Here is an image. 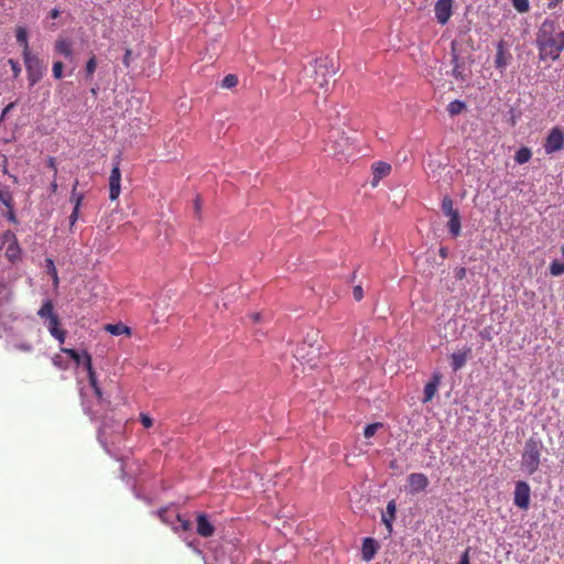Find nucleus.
Segmentation results:
<instances>
[{
    "label": "nucleus",
    "instance_id": "50",
    "mask_svg": "<svg viewBox=\"0 0 564 564\" xmlns=\"http://www.w3.org/2000/svg\"><path fill=\"white\" fill-rule=\"evenodd\" d=\"M466 276V269L464 267L455 269V278L457 280H463Z\"/></svg>",
    "mask_w": 564,
    "mask_h": 564
},
{
    "label": "nucleus",
    "instance_id": "4",
    "mask_svg": "<svg viewBox=\"0 0 564 564\" xmlns=\"http://www.w3.org/2000/svg\"><path fill=\"white\" fill-rule=\"evenodd\" d=\"M23 58L30 85L34 86L43 77L44 66L42 61L31 53L23 55Z\"/></svg>",
    "mask_w": 564,
    "mask_h": 564
},
{
    "label": "nucleus",
    "instance_id": "44",
    "mask_svg": "<svg viewBox=\"0 0 564 564\" xmlns=\"http://www.w3.org/2000/svg\"><path fill=\"white\" fill-rule=\"evenodd\" d=\"M53 364H54V366H56V367H57V368H59V369H66V368L68 367V366H67V364H66V362H64V361L62 360V357H61V356H58V355H56V356H54V357H53Z\"/></svg>",
    "mask_w": 564,
    "mask_h": 564
},
{
    "label": "nucleus",
    "instance_id": "19",
    "mask_svg": "<svg viewBox=\"0 0 564 564\" xmlns=\"http://www.w3.org/2000/svg\"><path fill=\"white\" fill-rule=\"evenodd\" d=\"M452 63L454 64L452 76L457 80L465 82L468 75L466 74L463 64L459 63V57L457 54H453Z\"/></svg>",
    "mask_w": 564,
    "mask_h": 564
},
{
    "label": "nucleus",
    "instance_id": "60",
    "mask_svg": "<svg viewBox=\"0 0 564 564\" xmlns=\"http://www.w3.org/2000/svg\"><path fill=\"white\" fill-rule=\"evenodd\" d=\"M96 93H97V89H96V88H93V89H91V94L96 95Z\"/></svg>",
    "mask_w": 564,
    "mask_h": 564
},
{
    "label": "nucleus",
    "instance_id": "57",
    "mask_svg": "<svg viewBox=\"0 0 564 564\" xmlns=\"http://www.w3.org/2000/svg\"><path fill=\"white\" fill-rule=\"evenodd\" d=\"M390 468L397 469L398 468V462L395 459L391 460L389 464Z\"/></svg>",
    "mask_w": 564,
    "mask_h": 564
},
{
    "label": "nucleus",
    "instance_id": "36",
    "mask_svg": "<svg viewBox=\"0 0 564 564\" xmlns=\"http://www.w3.org/2000/svg\"><path fill=\"white\" fill-rule=\"evenodd\" d=\"M83 357H84V367L85 369L87 370L88 372V377L91 375V373H96L94 368H93V361H91V356L89 355V352L87 350H84L83 351Z\"/></svg>",
    "mask_w": 564,
    "mask_h": 564
},
{
    "label": "nucleus",
    "instance_id": "31",
    "mask_svg": "<svg viewBox=\"0 0 564 564\" xmlns=\"http://www.w3.org/2000/svg\"><path fill=\"white\" fill-rule=\"evenodd\" d=\"M61 351L68 355L77 366H79L84 361L83 352L79 354L77 350L72 348H61Z\"/></svg>",
    "mask_w": 564,
    "mask_h": 564
},
{
    "label": "nucleus",
    "instance_id": "13",
    "mask_svg": "<svg viewBox=\"0 0 564 564\" xmlns=\"http://www.w3.org/2000/svg\"><path fill=\"white\" fill-rule=\"evenodd\" d=\"M471 355V349L466 347L464 350L455 351L451 355V366L454 371L462 369Z\"/></svg>",
    "mask_w": 564,
    "mask_h": 564
},
{
    "label": "nucleus",
    "instance_id": "12",
    "mask_svg": "<svg viewBox=\"0 0 564 564\" xmlns=\"http://www.w3.org/2000/svg\"><path fill=\"white\" fill-rule=\"evenodd\" d=\"M197 527L196 532L198 535L203 538H210L215 533V527L209 521L207 514L198 513L197 514Z\"/></svg>",
    "mask_w": 564,
    "mask_h": 564
},
{
    "label": "nucleus",
    "instance_id": "46",
    "mask_svg": "<svg viewBox=\"0 0 564 564\" xmlns=\"http://www.w3.org/2000/svg\"><path fill=\"white\" fill-rule=\"evenodd\" d=\"M78 217H79V210L78 209H73V212H72V214L69 216V227H70V229L76 224Z\"/></svg>",
    "mask_w": 564,
    "mask_h": 564
},
{
    "label": "nucleus",
    "instance_id": "32",
    "mask_svg": "<svg viewBox=\"0 0 564 564\" xmlns=\"http://www.w3.org/2000/svg\"><path fill=\"white\" fill-rule=\"evenodd\" d=\"M550 273L553 276H558L564 273V262L553 260L550 264Z\"/></svg>",
    "mask_w": 564,
    "mask_h": 564
},
{
    "label": "nucleus",
    "instance_id": "49",
    "mask_svg": "<svg viewBox=\"0 0 564 564\" xmlns=\"http://www.w3.org/2000/svg\"><path fill=\"white\" fill-rule=\"evenodd\" d=\"M194 208H195L196 216L199 217L200 210H202V199L199 196H196V198L194 200Z\"/></svg>",
    "mask_w": 564,
    "mask_h": 564
},
{
    "label": "nucleus",
    "instance_id": "59",
    "mask_svg": "<svg viewBox=\"0 0 564 564\" xmlns=\"http://www.w3.org/2000/svg\"><path fill=\"white\" fill-rule=\"evenodd\" d=\"M51 187H52V191H53V192H55V191H56V188H57V184H56V182H53V183H52V185H51Z\"/></svg>",
    "mask_w": 564,
    "mask_h": 564
},
{
    "label": "nucleus",
    "instance_id": "27",
    "mask_svg": "<svg viewBox=\"0 0 564 564\" xmlns=\"http://www.w3.org/2000/svg\"><path fill=\"white\" fill-rule=\"evenodd\" d=\"M37 315L41 317V318H52V316H55L56 314L54 313V305L52 303L51 300H46L41 308L37 311Z\"/></svg>",
    "mask_w": 564,
    "mask_h": 564
},
{
    "label": "nucleus",
    "instance_id": "10",
    "mask_svg": "<svg viewBox=\"0 0 564 564\" xmlns=\"http://www.w3.org/2000/svg\"><path fill=\"white\" fill-rule=\"evenodd\" d=\"M120 159L117 158L113 164V167L110 172L109 176V198L111 200H116L121 192L120 182H121V172H120Z\"/></svg>",
    "mask_w": 564,
    "mask_h": 564
},
{
    "label": "nucleus",
    "instance_id": "9",
    "mask_svg": "<svg viewBox=\"0 0 564 564\" xmlns=\"http://www.w3.org/2000/svg\"><path fill=\"white\" fill-rule=\"evenodd\" d=\"M454 0H437L434 6L436 21L441 25H445L453 15Z\"/></svg>",
    "mask_w": 564,
    "mask_h": 564
},
{
    "label": "nucleus",
    "instance_id": "33",
    "mask_svg": "<svg viewBox=\"0 0 564 564\" xmlns=\"http://www.w3.org/2000/svg\"><path fill=\"white\" fill-rule=\"evenodd\" d=\"M513 8L519 13H525L530 9L529 0H511Z\"/></svg>",
    "mask_w": 564,
    "mask_h": 564
},
{
    "label": "nucleus",
    "instance_id": "30",
    "mask_svg": "<svg viewBox=\"0 0 564 564\" xmlns=\"http://www.w3.org/2000/svg\"><path fill=\"white\" fill-rule=\"evenodd\" d=\"M442 210L446 216H451L458 213V210L454 208L453 199L449 196H445L443 198Z\"/></svg>",
    "mask_w": 564,
    "mask_h": 564
},
{
    "label": "nucleus",
    "instance_id": "23",
    "mask_svg": "<svg viewBox=\"0 0 564 564\" xmlns=\"http://www.w3.org/2000/svg\"><path fill=\"white\" fill-rule=\"evenodd\" d=\"M17 42L23 47V55L31 53L28 42V31L23 26H18L15 30Z\"/></svg>",
    "mask_w": 564,
    "mask_h": 564
},
{
    "label": "nucleus",
    "instance_id": "52",
    "mask_svg": "<svg viewBox=\"0 0 564 564\" xmlns=\"http://www.w3.org/2000/svg\"><path fill=\"white\" fill-rule=\"evenodd\" d=\"M9 63L11 64L12 66V70L14 73V76H18L20 74V67H19V64L17 62H14L13 59H9Z\"/></svg>",
    "mask_w": 564,
    "mask_h": 564
},
{
    "label": "nucleus",
    "instance_id": "47",
    "mask_svg": "<svg viewBox=\"0 0 564 564\" xmlns=\"http://www.w3.org/2000/svg\"><path fill=\"white\" fill-rule=\"evenodd\" d=\"M47 263H48V268H50V273L52 274L54 282L57 283L58 282V278H57V272H56L54 262L48 259Z\"/></svg>",
    "mask_w": 564,
    "mask_h": 564
},
{
    "label": "nucleus",
    "instance_id": "53",
    "mask_svg": "<svg viewBox=\"0 0 564 564\" xmlns=\"http://www.w3.org/2000/svg\"><path fill=\"white\" fill-rule=\"evenodd\" d=\"M14 107V104L11 102L3 110H2V113H1V117L3 118L4 116H7L8 112H10V110Z\"/></svg>",
    "mask_w": 564,
    "mask_h": 564
},
{
    "label": "nucleus",
    "instance_id": "3",
    "mask_svg": "<svg viewBox=\"0 0 564 564\" xmlns=\"http://www.w3.org/2000/svg\"><path fill=\"white\" fill-rule=\"evenodd\" d=\"M313 85L324 93L328 91L329 79L336 74L338 67L329 56L316 58L313 66Z\"/></svg>",
    "mask_w": 564,
    "mask_h": 564
},
{
    "label": "nucleus",
    "instance_id": "22",
    "mask_svg": "<svg viewBox=\"0 0 564 564\" xmlns=\"http://www.w3.org/2000/svg\"><path fill=\"white\" fill-rule=\"evenodd\" d=\"M3 237H4V239L13 238V241L8 246L7 251H6V256L12 261V260L17 259L19 256V252H20L19 246L15 241L14 235L11 231L8 230Z\"/></svg>",
    "mask_w": 564,
    "mask_h": 564
},
{
    "label": "nucleus",
    "instance_id": "7",
    "mask_svg": "<svg viewBox=\"0 0 564 564\" xmlns=\"http://www.w3.org/2000/svg\"><path fill=\"white\" fill-rule=\"evenodd\" d=\"M564 147V134L563 131L558 127H554L549 132L545 142L544 150L546 154H552L562 150Z\"/></svg>",
    "mask_w": 564,
    "mask_h": 564
},
{
    "label": "nucleus",
    "instance_id": "25",
    "mask_svg": "<svg viewBox=\"0 0 564 564\" xmlns=\"http://www.w3.org/2000/svg\"><path fill=\"white\" fill-rule=\"evenodd\" d=\"M395 502L393 500L389 501L388 505H387V513L389 517L387 516H382V521L383 523L386 524V527L388 528L389 531L392 530V521L394 520L395 518Z\"/></svg>",
    "mask_w": 564,
    "mask_h": 564
},
{
    "label": "nucleus",
    "instance_id": "20",
    "mask_svg": "<svg viewBox=\"0 0 564 564\" xmlns=\"http://www.w3.org/2000/svg\"><path fill=\"white\" fill-rule=\"evenodd\" d=\"M172 514H178V513L169 508H163L158 512V516L162 522L171 525L174 531H177L178 527L176 525V520Z\"/></svg>",
    "mask_w": 564,
    "mask_h": 564
},
{
    "label": "nucleus",
    "instance_id": "58",
    "mask_svg": "<svg viewBox=\"0 0 564 564\" xmlns=\"http://www.w3.org/2000/svg\"><path fill=\"white\" fill-rule=\"evenodd\" d=\"M440 254L445 258L447 256V249L446 248H441L440 249Z\"/></svg>",
    "mask_w": 564,
    "mask_h": 564
},
{
    "label": "nucleus",
    "instance_id": "55",
    "mask_svg": "<svg viewBox=\"0 0 564 564\" xmlns=\"http://www.w3.org/2000/svg\"><path fill=\"white\" fill-rule=\"evenodd\" d=\"M250 318L252 319V322L258 323L261 319V314L260 313H253V314L250 315Z\"/></svg>",
    "mask_w": 564,
    "mask_h": 564
},
{
    "label": "nucleus",
    "instance_id": "17",
    "mask_svg": "<svg viewBox=\"0 0 564 564\" xmlns=\"http://www.w3.org/2000/svg\"><path fill=\"white\" fill-rule=\"evenodd\" d=\"M59 324L58 315L52 316V318L48 319L47 329L50 334L59 341V344H63L66 338V332L59 327Z\"/></svg>",
    "mask_w": 564,
    "mask_h": 564
},
{
    "label": "nucleus",
    "instance_id": "5",
    "mask_svg": "<svg viewBox=\"0 0 564 564\" xmlns=\"http://www.w3.org/2000/svg\"><path fill=\"white\" fill-rule=\"evenodd\" d=\"M329 139L332 142L330 150L335 156L345 154L350 148L349 139L345 135V132H341L338 129L330 130Z\"/></svg>",
    "mask_w": 564,
    "mask_h": 564
},
{
    "label": "nucleus",
    "instance_id": "14",
    "mask_svg": "<svg viewBox=\"0 0 564 564\" xmlns=\"http://www.w3.org/2000/svg\"><path fill=\"white\" fill-rule=\"evenodd\" d=\"M391 172V165L386 162H377L372 167V181L371 186L376 187L379 182L388 176Z\"/></svg>",
    "mask_w": 564,
    "mask_h": 564
},
{
    "label": "nucleus",
    "instance_id": "37",
    "mask_svg": "<svg viewBox=\"0 0 564 564\" xmlns=\"http://www.w3.org/2000/svg\"><path fill=\"white\" fill-rule=\"evenodd\" d=\"M382 426L381 423H371V424H368L365 430H364V436L366 438H370L372 437L376 432Z\"/></svg>",
    "mask_w": 564,
    "mask_h": 564
},
{
    "label": "nucleus",
    "instance_id": "6",
    "mask_svg": "<svg viewBox=\"0 0 564 564\" xmlns=\"http://www.w3.org/2000/svg\"><path fill=\"white\" fill-rule=\"evenodd\" d=\"M430 484L427 476L423 473H412L408 476L405 490L410 495H417L424 491Z\"/></svg>",
    "mask_w": 564,
    "mask_h": 564
},
{
    "label": "nucleus",
    "instance_id": "43",
    "mask_svg": "<svg viewBox=\"0 0 564 564\" xmlns=\"http://www.w3.org/2000/svg\"><path fill=\"white\" fill-rule=\"evenodd\" d=\"M140 422L145 429H149L153 425V420L145 413H140Z\"/></svg>",
    "mask_w": 564,
    "mask_h": 564
},
{
    "label": "nucleus",
    "instance_id": "35",
    "mask_svg": "<svg viewBox=\"0 0 564 564\" xmlns=\"http://www.w3.org/2000/svg\"><path fill=\"white\" fill-rule=\"evenodd\" d=\"M238 84V78L236 75L234 74H228L224 77L223 82H221V87L224 88H232L235 86H237Z\"/></svg>",
    "mask_w": 564,
    "mask_h": 564
},
{
    "label": "nucleus",
    "instance_id": "45",
    "mask_svg": "<svg viewBox=\"0 0 564 564\" xmlns=\"http://www.w3.org/2000/svg\"><path fill=\"white\" fill-rule=\"evenodd\" d=\"M352 294H354V297H355L356 301H361L362 297H364L362 288L360 285L355 286L354 291H352Z\"/></svg>",
    "mask_w": 564,
    "mask_h": 564
},
{
    "label": "nucleus",
    "instance_id": "15",
    "mask_svg": "<svg viewBox=\"0 0 564 564\" xmlns=\"http://www.w3.org/2000/svg\"><path fill=\"white\" fill-rule=\"evenodd\" d=\"M442 376L440 373H434L432 379L424 387V397L423 402H430L436 394L437 389L441 383Z\"/></svg>",
    "mask_w": 564,
    "mask_h": 564
},
{
    "label": "nucleus",
    "instance_id": "2",
    "mask_svg": "<svg viewBox=\"0 0 564 564\" xmlns=\"http://www.w3.org/2000/svg\"><path fill=\"white\" fill-rule=\"evenodd\" d=\"M543 449V442L536 435H532L525 441L521 454V470L524 474L531 476L539 470Z\"/></svg>",
    "mask_w": 564,
    "mask_h": 564
},
{
    "label": "nucleus",
    "instance_id": "28",
    "mask_svg": "<svg viewBox=\"0 0 564 564\" xmlns=\"http://www.w3.org/2000/svg\"><path fill=\"white\" fill-rule=\"evenodd\" d=\"M531 158H532L531 150L527 147H522L516 152L514 161L518 164H524V163L529 162L531 160Z\"/></svg>",
    "mask_w": 564,
    "mask_h": 564
},
{
    "label": "nucleus",
    "instance_id": "16",
    "mask_svg": "<svg viewBox=\"0 0 564 564\" xmlns=\"http://www.w3.org/2000/svg\"><path fill=\"white\" fill-rule=\"evenodd\" d=\"M54 50L57 54H59L70 61L74 57L72 42L66 37H58L55 41Z\"/></svg>",
    "mask_w": 564,
    "mask_h": 564
},
{
    "label": "nucleus",
    "instance_id": "42",
    "mask_svg": "<svg viewBox=\"0 0 564 564\" xmlns=\"http://www.w3.org/2000/svg\"><path fill=\"white\" fill-rule=\"evenodd\" d=\"M14 348L23 352H31L33 350V346L26 341L14 344Z\"/></svg>",
    "mask_w": 564,
    "mask_h": 564
},
{
    "label": "nucleus",
    "instance_id": "61",
    "mask_svg": "<svg viewBox=\"0 0 564 564\" xmlns=\"http://www.w3.org/2000/svg\"><path fill=\"white\" fill-rule=\"evenodd\" d=\"M562 256L564 257V246L562 247Z\"/></svg>",
    "mask_w": 564,
    "mask_h": 564
},
{
    "label": "nucleus",
    "instance_id": "40",
    "mask_svg": "<svg viewBox=\"0 0 564 564\" xmlns=\"http://www.w3.org/2000/svg\"><path fill=\"white\" fill-rule=\"evenodd\" d=\"M0 202L6 205L7 207H11L12 205V195L7 189L0 188Z\"/></svg>",
    "mask_w": 564,
    "mask_h": 564
},
{
    "label": "nucleus",
    "instance_id": "21",
    "mask_svg": "<svg viewBox=\"0 0 564 564\" xmlns=\"http://www.w3.org/2000/svg\"><path fill=\"white\" fill-rule=\"evenodd\" d=\"M105 329L113 335V336H120V335H127V336H130L131 335V328L126 326L124 324L122 323H117V324H107L105 325Z\"/></svg>",
    "mask_w": 564,
    "mask_h": 564
},
{
    "label": "nucleus",
    "instance_id": "24",
    "mask_svg": "<svg viewBox=\"0 0 564 564\" xmlns=\"http://www.w3.org/2000/svg\"><path fill=\"white\" fill-rule=\"evenodd\" d=\"M448 217H449V220L447 223V226H448L451 235L453 237L459 236L460 229H462L459 213L451 215Z\"/></svg>",
    "mask_w": 564,
    "mask_h": 564
},
{
    "label": "nucleus",
    "instance_id": "18",
    "mask_svg": "<svg viewBox=\"0 0 564 564\" xmlns=\"http://www.w3.org/2000/svg\"><path fill=\"white\" fill-rule=\"evenodd\" d=\"M377 552V542L372 538H366L362 542L361 553L362 558L366 561H370L373 558Z\"/></svg>",
    "mask_w": 564,
    "mask_h": 564
},
{
    "label": "nucleus",
    "instance_id": "34",
    "mask_svg": "<svg viewBox=\"0 0 564 564\" xmlns=\"http://www.w3.org/2000/svg\"><path fill=\"white\" fill-rule=\"evenodd\" d=\"M97 67L96 56L93 55L86 63L85 73L87 78H91Z\"/></svg>",
    "mask_w": 564,
    "mask_h": 564
},
{
    "label": "nucleus",
    "instance_id": "11",
    "mask_svg": "<svg viewBox=\"0 0 564 564\" xmlns=\"http://www.w3.org/2000/svg\"><path fill=\"white\" fill-rule=\"evenodd\" d=\"M512 61V54L509 52L506 42L499 41L497 44V52L495 56V67L501 73L510 65Z\"/></svg>",
    "mask_w": 564,
    "mask_h": 564
},
{
    "label": "nucleus",
    "instance_id": "51",
    "mask_svg": "<svg viewBox=\"0 0 564 564\" xmlns=\"http://www.w3.org/2000/svg\"><path fill=\"white\" fill-rule=\"evenodd\" d=\"M458 564H470V561H469V549H466L465 552L462 554Z\"/></svg>",
    "mask_w": 564,
    "mask_h": 564
},
{
    "label": "nucleus",
    "instance_id": "41",
    "mask_svg": "<svg viewBox=\"0 0 564 564\" xmlns=\"http://www.w3.org/2000/svg\"><path fill=\"white\" fill-rule=\"evenodd\" d=\"M172 516L175 518L176 524L178 523L180 528L183 531H188L191 529V522L187 519L182 518V516L180 513L178 514H172Z\"/></svg>",
    "mask_w": 564,
    "mask_h": 564
},
{
    "label": "nucleus",
    "instance_id": "56",
    "mask_svg": "<svg viewBox=\"0 0 564 564\" xmlns=\"http://www.w3.org/2000/svg\"><path fill=\"white\" fill-rule=\"evenodd\" d=\"M59 13H61V12H59V10H57V9H53V10L51 11V18H52V19H56V18H58V17H59Z\"/></svg>",
    "mask_w": 564,
    "mask_h": 564
},
{
    "label": "nucleus",
    "instance_id": "29",
    "mask_svg": "<svg viewBox=\"0 0 564 564\" xmlns=\"http://www.w3.org/2000/svg\"><path fill=\"white\" fill-rule=\"evenodd\" d=\"M465 108L466 104L460 100H453L447 105V111L452 117L459 115Z\"/></svg>",
    "mask_w": 564,
    "mask_h": 564
},
{
    "label": "nucleus",
    "instance_id": "26",
    "mask_svg": "<svg viewBox=\"0 0 564 564\" xmlns=\"http://www.w3.org/2000/svg\"><path fill=\"white\" fill-rule=\"evenodd\" d=\"M78 184H79V182H78V180H76L74 185H73L72 194H70L69 199L74 204V208L73 209H78L79 210L80 207H82L83 200H84V194L77 192Z\"/></svg>",
    "mask_w": 564,
    "mask_h": 564
},
{
    "label": "nucleus",
    "instance_id": "38",
    "mask_svg": "<svg viewBox=\"0 0 564 564\" xmlns=\"http://www.w3.org/2000/svg\"><path fill=\"white\" fill-rule=\"evenodd\" d=\"M88 379H89V383H90L91 388L94 389V392H95L96 397L98 399H101L102 392H101L100 387L98 386L96 373H91L88 377Z\"/></svg>",
    "mask_w": 564,
    "mask_h": 564
},
{
    "label": "nucleus",
    "instance_id": "39",
    "mask_svg": "<svg viewBox=\"0 0 564 564\" xmlns=\"http://www.w3.org/2000/svg\"><path fill=\"white\" fill-rule=\"evenodd\" d=\"M63 68L64 65L61 61H56L53 64L52 73L55 79H61L63 77Z\"/></svg>",
    "mask_w": 564,
    "mask_h": 564
},
{
    "label": "nucleus",
    "instance_id": "1",
    "mask_svg": "<svg viewBox=\"0 0 564 564\" xmlns=\"http://www.w3.org/2000/svg\"><path fill=\"white\" fill-rule=\"evenodd\" d=\"M541 61H556L564 50V31L558 22L545 19L536 35Z\"/></svg>",
    "mask_w": 564,
    "mask_h": 564
},
{
    "label": "nucleus",
    "instance_id": "54",
    "mask_svg": "<svg viewBox=\"0 0 564 564\" xmlns=\"http://www.w3.org/2000/svg\"><path fill=\"white\" fill-rule=\"evenodd\" d=\"M47 165L54 171V174L57 173V167H56V164H55V160L53 158H51L48 160V164Z\"/></svg>",
    "mask_w": 564,
    "mask_h": 564
},
{
    "label": "nucleus",
    "instance_id": "48",
    "mask_svg": "<svg viewBox=\"0 0 564 564\" xmlns=\"http://www.w3.org/2000/svg\"><path fill=\"white\" fill-rule=\"evenodd\" d=\"M131 55H132V52L130 48H127L126 50V53H124V56H123V64L126 67H130V63H131Z\"/></svg>",
    "mask_w": 564,
    "mask_h": 564
},
{
    "label": "nucleus",
    "instance_id": "8",
    "mask_svg": "<svg viewBox=\"0 0 564 564\" xmlns=\"http://www.w3.org/2000/svg\"><path fill=\"white\" fill-rule=\"evenodd\" d=\"M531 489L528 482L520 480L516 484L514 488V505L522 509L528 510L530 506Z\"/></svg>",
    "mask_w": 564,
    "mask_h": 564
}]
</instances>
